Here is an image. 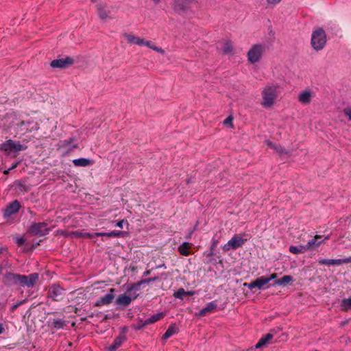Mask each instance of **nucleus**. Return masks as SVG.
Here are the masks:
<instances>
[{
	"label": "nucleus",
	"mask_w": 351,
	"mask_h": 351,
	"mask_svg": "<svg viewBox=\"0 0 351 351\" xmlns=\"http://www.w3.org/2000/svg\"><path fill=\"white\" fill-rule=\"evenodd\" d=\"M281 90L282 88L278 84L272 83L265 85L261 92V106L265 109L273 108L281 94Z\"/></svg>",
	"instance_id": "nucleus-1"
},
{
	"label": "nucleus",
	"mask_w": 351,
	"mask_h": 351,
	"mask_svg": "<svg viewBox=\"0 0 351 351\" xmlns=\"http://www.w3.org/2000/svg\"><path fill=\"white\" fill-rule=\"evenodd\" d=\"M326 43V36L322 29H315L311 36V45L314 49L319 51L324 48Z\"/></svg>",
	"instance_id": "nucleus-2"
},
{
	"label": "nucleus",
	"mask_w": 351,
	"mask_h": 351,
	"mask_svg": "<svg viewBox=\"0 0 351 351\" xmlns=\"http://www.w3.org/2000/svg\"><path fill=\"white\" fill-rule=\"evenodd\" d=\"M265 45L255 44L252 45L247 52L248 61L252 64L259 62L265 53Z\"/></svg>",
	"instance_id": "nucleus-3"
},
{
	"label": "nucleus",
	"mask_w": 351,
	"mask_h": 351,
	"mask_svg": "<svg viewBox=\"0 0 351 351\" xmlns=\"http://www.w3.org/2000/svg\"><path fill=\"white\" fill-rule=\"evenodd\" d=\"M27 146L21 144L19 142H15L11 139L6 141L0 145V149L8 152H19L25 150Z\"/></svg>",
	"instance_id": "nucleus-4"
},
{
	"label": "nucleus",
	"mask_w": 351,
	"mask_h": 351,
	"mask_svg": "<svg viewBox=\"0 0 351 351\" xmlns=\"http://www.w3.org/2000/svg\"><path fill=\"white\" fill-rule=\"evenodd\" d=\"M246 239L241 236L234 235L230 240H229L225 245L222 246V250L224 252H228L231 250H237L243 246Z\"/></svg>",
	"instance_id": "nucleus-5"
},
{
	"label": "nucleus",
	"mask_w": 351,
	"mask_h": 351,
	"mask_svg": "<svg viewBox=\"0 0 351 351\" xmlns=\"http://www.w3.org/2000/svg\"><path fill=\"white\" fill-rule=\"evenodd\" d=\"M315 92L311 88H305L301 90L298 96V100L303 105L309 104L315 97Z\"/></svg>",
	"instance_id": "nucleus-6"
},
{
	"label": "nucleus",
	"mask_w": 351,
	"mask_h": 351,
	"mask_svg": "<svg viewBox=\"0 0 351 351\" xmlns=\"http://www.w3.org/2000/svg\"><path fill=\"white\" fill-rule=\"evenodd\" d=\"M193 0H173V7L175 11L182 13L191 9Z\"/></svg>",
	"instance_id": "nucleus-7"
},
{
	"label": "nucleus",
	"mask_w": 351,
	"mask_h": 351,
	"mask_svg": "<svg viewBox=\"0 0 351 351\" xmlns=\"http://www.w3.org/2000/svg\"><path fill=\"white\" fill-rule=\"evenodd\" d=\"M21 277L24 278H20L19 283L22 287H33L38 280V275L36 273L31 274L29 276L21 275Z\"/></svg>",
	"instance_id": "nucleus-8"
},
{
	"label": "nucleus",
	"mask_w": 351,
	"mask_h": 351,
	"mask_svg": "<svg viewBox=\"0 0 351 351\" xmlns=\"http://www.w3.org/2000/svg\"><path fill=\"white\" fill-rule=\"evenodd\" d=\"M268 280H267V277L265 276H261L259 278H257L254 281H252L251 282L247 284L245 283L244 285L250 289L252 290L255 288H257L258 289H265V286L268 284Z\"/></svg>",
	"instance_id": "nucleus-9"
},
{
	"label": "nucleus",
	"mask_w": 351,
	"mask_h": 351,
	"mask_svg": "<svg viewBox=\"0 0 351 351\" xmlns=\"http://www.w3.org/2000/svg\"><path fill=\"white\" fill-rule=\"evenodd\" d=\"M29 231L34 235L44 236L48 233L49 230L46 223H37L30 227Z\"/></svg>",
	"instance_id": "nucleus-10"
},
{
	"label": "nucleus",
	"mask_w": 351,
	"mask_h": 351,
	"mask_svg": "<svg viewBox=\"0 0 351 351\" xmlns=\"http://www.w3.org/2000/svg\"><path fill=\"white\" fill-rule=\"evenodd\" d=\"M125 234V232L123 231H111L109 232H95V233H86L85 237L93 239L95 237H121Z\"/></svg>",
	"instance_id": "nucleus-11"
},
{
	"label": "nucleus",
	"mask_w": 351,
	"mask_h": 351,
	"mask_svg": "<svg viewBox=\"0 0 351 351\" xmlns=\"http://www.w3.org/2000/svg\"><path fill=\"white\" fill-rule=\"evenodd\" d=\"M318 263L320 265H339L343 263H351V257L346 258H341V259H325V258H319Z\"/></svg>",
	"instance_id": "nucleus-12"
},
{
	"label": "nucleus",
	"mask_w": 351,
	"mask_h": 351,
	"mask_svg": "<svg viewBox=\"0 0 351 351\" xmlns=\"http://www.w3.org/2000/svg\"><path fill=\"white\" fill-rule=\"evenodd\" d=\"M20 207V203L17 200L11 202L6 206L3 211L4 217L8 218L16 213L19 210Z\"/></svg>",
	"instance_id": "nucleus-13"
},
{
	"label": "nucleus",
	"mask_w": 351,
	"mask_h": 351,
	"mask_svg": "<svg viewBox=\"0 0 351 351\" xmlns=\"http://www.w3.org/2000/svg\"><path fill=\"white\" fill-rule=\"evenodd\" d=\"M73 63L71 58L67 57L66 58L54 60L51 62V66L53 68H66Z\"/></svg>",
	"instance_id": "nucleus-14"
},
{
	"label": "nucleus",
	"mask_w": 351,
	"mask_h": 351,
	"mask_svg": "<svg viewBox=\"0 0 351 351\" xmlns=\"http://www.w3.org/2000/svg\"><path fill=\"white\" fill-rule=\"evenodd\" d=\"M75 147L76 145L73 138L62 141L58 143V149L62 150L63 153L71 152Z\"/></svg>",
	"instance_id": "nucleus-15"
},
{
	"label": "nucleus",
	"mask_w": 351,
	"mask_h": 351,
	"mask_svg": "<svg viewBox=\"0 0 351 351\" xmlns=\"http://www.w3.org/2000/svg\"><path fill=\"white\" fill-rule=\"evenodd\" d=\"M20 278H23L21 277L19 274H15L12 273H8L4 277V283L8 286L19 285Z\"/></svg>",
	"instance_id": "nucleus-16"
},
{
	"label": "nucleus",
	"mask_w": 351,
	"mask_h": 351,
	"mask_svg": "<svg viewBox=\"0 0 351 351\" xmlns=\"http://www.w3.org/2000/svg\"><path fill=\"white\" fill-rule=\"evenodd\" d=\"M63 289L58 285H52L48 291V295L54 300H58L62 295Z\"/></svg>",
	"instance_id": "nucleus-17"
},
{
	"label": "nucleus",
	"mask_w": 351,
	"mask_h": 351,
	"mask_svg": "<svg viewBox=\"0 0 351 351\" xmlns=\"http://www.w3.org/2000/svg\"><path fill=\"white\" fill-rule=\"evenodd\" d=\"M113 292L114 289H111L109 293L97 300L96 304L97 306H104L110 304L114 299Z\"/></svg>",
	"instance_id": "nucleus-18"
},
{
	"label": "nucleus",
	"mask_w": 351,
	"mask_h": 351,
	"mask_svg": "<svg viewBox=\"0 0 351 351\" xmlns=\"http://www.w3.org/2000/svg\"><path fill=\"white\" fill-rule=\"evenodd\" d=\"M124 36L128 43H130L131 45H136L138 46H143V43H144V40H145L144 38L136 36L131 33L125 34L124 35Z\"/></svg>",
	"instance_id": "nucleus-19"
},
{
	"label": "nucleus",
	"mask_w": 351,
	"mask_h": 351,
	"mask_svg": "<svg viewBox=\"0 0 351 351\" xmlns=\"http://www.w3.org/2000/svg\"><path fill=\"white\" fill-rule=\"evenodd\" d=\"M321 239H322V236H320V235L315 236L313 239L309 241L306 243V245H305L306 250H313V249L319 247L322 243V242L324 241V240L320 241Z\"/></svg>",
	"instance_id": "nucleus-20"
},
{
	"label": "nucleus",
	"mask_w": 351,
	"mask_h": 351,
	"mask_svg": "<svg viewBox=\"0 0 351 351\" xmlns=\"http://www.w3.org/2000/svg\"><path fill=\"white\" fill-rule=\"evenodd\" d=\"M136 297L137 294L136 293H134L132 298L125 294H121L118 297L117 302L118 304L128 306L130 304L132 300L136 298Z\"/></svg>",
	"instance_id": "nucleus-21"
},
{
	"label": "nucleus",
	"mask_w": 351,
	"mask_h": 351,
	"mask_svg": "<svg viewBox=\"0 0 351 351\" xmlns=\"http://www.w3.org/2000/svg\"><path fill=\"white\" fill-rule=\"evenodd\" d=\"M217 307V303L215 302H209L206 306L203 308L198 313L199 316H204L207 313H211Z\"/></svg>",
	"instance_id": "nucleus-22"
},
{
	"label": "nucleus",
	"mask_w": 351,
	"mask_h": 351,
	"mask_svg": "<svg viewBox=\"0 0 351 351\" xmlns=\"http://www.w3.org/2000/svg\"><path fill=\"white\" fill-rule=\"evenodd\" d=\"M73 163L76 167H87L92 165L93 164V162L89 159L81 158L74 159L73 160Z\"/></svg>",
	"instance_id": "nucleus-23"
},
{
	"label": "nucleus",
	"mask_w": 351,
	"mask_h": 351,
	"mask_svg": "<svg viewBox=\"0 0 351 351\" xmlns=\"http://www.w3.org/2000/svg\"><path fill=\"white\" fill-rule=\"evenodd\" d=\"M164 315H165V314L163 313H158L152 315L150 317H149L145 320V322L143 324V326H144L145 325L154 324V323L158 322V320L161 319L164 317Z\"/></svg>",
	"instance_id": "nucleus-24"
},
{
	"label": "nucleus",
	"mask_w": 351,
	"mask_h": 351,
	"mask_svg": "<svg viewBox=\"0 0 351 351\" xmlns=\"http://www.w3.org/2000/svg\"><path fill=\"white\" fill-rule=\"evenodd\" d=\"M272 338H273L272 335H271L269 333L265 335L256 344L255 348H261L265 346L266 345H267L269 343V341L271 340Z\"/></svg>",
	"instance_id": "nucleus-25"
},
{
	"label": "nucleus",
	"mask_w": 351,
	"mask_h": 351,
	"mask_svg": "<svg viewBox=\"0 0 351 351\" xmlns=\"http://www.w3.org/2000/svg\"><path fill=\"white\" fill-rule=\"evenodd\" d=\"M191 244L188 242H184L178 247L179 252L183 256H188L190 254V248Z\"/></svg>",
	"instance_id": "nucleus-26"
},
{
	"label": "nucleus",
	"mask_w": 351,
	"mask_h": 351,
	"mask_svg": "<svg viewBox=\"0 0 351 351\" xmlns=\"http://www.w3.org/2000/svg\"><path fill=\"white\" fill-rule=\"evenodd\" d=\"M293 277L289 275L284 276L281 278L276 280L274 282V285L286 286L290 282L293 281Z\"/></svg>",
	"instance_id": "nucleus-27"
},
{
	"label": "nucleus",
	"mask_w": 351,
	"mask_h": 351,
	"mask_svg": "<svg viewBox=\"0 0 351 351\" xmlns=\"http://www.w3.org/2000/svg\"><path fill=\"white\" fill-rule=\"evenodd\" d=\"M143 46H146L148 48L155 51H157L161 54H165V51L164 49H162V48L160 47H156L152 41H149V40H144V43H143Z\"/></svg>",
	"instance_id": "nucleus-28"
},
{
	"label": "nucleus",
	"mask_w": 351,
	"mask_h": 351,
	"mask_svg": "<svg viewBox=\"0 0 351 351\" xmlns=\"http://www.w3.org/2000/svg\"><path fill=\"white\" fill-rule=\"evenodd\" d=\"M306 248L305 245H291L289 247V252L294 254H298L304 253L305 251H306Z\"/></svg>",
	"instance_id": "nucleus-29"
},
{
	"label": "nucleus",
	"mask_w": 351,
	"mask_h": 351,
	"mask_svg": "<svg viewBox=\"0 0 351 351\" xmlns=\"http://www.w3.org/2000/svg\"><path fill=\"white\" fill-rule=\"evenodd\" d=\"M123 338L121 337H117L113 343L108 348V351H115L118 348H119L123 343Z\"/></svg>",
	"instance_id": "nucleus-30"
},
{
	"label": "nucleus",
	"mask_w": 351,
	"mask_h": 351,
	"mask_svg": "<svg viewBox=\"0 0 351 351\" xmlns=\"http://www.w3.org/2000/svg\"><path fill=\"white\" fill-rule=\"evenodd\" d=\"M178 332L177 328L175 324H171L168 329L166 330L165 333L163 335V338L167 339L171 337L172 335L176 334Z\"/></svg>",
	"instance_id": "nucleus-31"
},
{
	"label": "nucleus",
	"mask_w": 351,
	"mask_h": 351,
	"mask_svg": "<svg viewBox=\"0 0 351 351\" xmlns=\"http://www.w3.org/2000/svg\"><path fill=\"white\" fill-rule=\"evenodd\" d=\"M340 307L343 311L351 310V298L342 300Z\"/></svg>",
	"instance_id": "nucleus-32"
},
{
	"label": "nucleus",
	"mask_w": 351,
	"mask_h": 351,
	"mask_svg": "<svg viewBox=\"0 0 351 351\" xmlns=\"http://www.w3.org/2000/svg\"><path fill=\"white\" fill-rule=\"evenodd\" d=\"M232 45L230 42L226 41L225 43H223L221 50L224 53H230L232 51Z\"/></svg>",
	"instance_id": "nucleus-33"
},
{
	"label": "nucleus",
	"mask_w": 351,
	"mask_h": 351,
	"mask_svg": "<svg viewBox=\"0 0 351 351\" xmlns=\"http://www.w3.org/2000/svg\"><path fill=\"white\" fill-rule=\"evenodd\" d=\"M267 145L269 147L274 149L280 154H283L284 153L287 154V152H285V149H283L282 147L277 146V145H274V143H272L271 142H267Z\"/></svg>",
	"instance_id": "nucleus-34"
},
{
	"label": "nucleus",
	"mask_w": 351,
	"mask_h": 351,
	"mask_svg": "<svg viewBox=\"0 0 351 351\" xmlns=\"http://www.w3.org/2000/svg\"><path fill=\"white\" fill-rule=\"evenodd\" d=\"M186 295V291L183 288L179 289L173 293V296L176 298L183 299V298Z\"/></svg>",
	"instance_id": "nucleus-35"
},
{
	"label": "nucleus",
	"mask_w": 351,
	"mask_h": 351,
	"mask_svg": "<svg viewBox=\"0 0 351 351\" xmlns=\"http://www.w3.org/2000/svg\"><path fill=\"white\" fill-rule=\"evenodd\" d=\"M51 325L53 327L57 328V329H60V328H63L64 326V322L62 320V319H54L52 323H51Z\"/></svg>",
	"instance_id": "nucleus-36"
},
{
	"label": "nucleus",
	"mask_w": 351,
	"mask_h": 351,
	"mask_svg": "<svg viewBox=\"0 0 351 351\" xmlns=\"http://www.w3.org/2000/svg\"><path fill=\"white\" fill-rule=\"evenodd\" d=\"M98 14L100 18L105 19L108 17V12L100 5L98 7Z\"/></svg>",
	"instance_id": "nucleus-37"
},
{
	"label": "nucleus",
	"mask_w": 351,
	"mask_h": 351,
	"mask_svg": "<svg viewBox=\"0 0 351 351\" xmlns=\"http://www.w3.org/2000/svg\"><path fill=\"white\" fill-rule=\"evenodd\" d=\"M223 124L230 126V128L233 127V117L232 116H229L223 121Z\"/></svg>",
	"instance_id": "nucleus-38"
},
{
	"label": "nucleus",
	"mask_w": 351,
	"mask_h": 351,
	"mask_svg": "<svg viewBox=\"0 0 351 351\" xmlns=\"http://www.w3.org/2000/svg\"><path fill=\"white\" fill-rule=\"evenodd\" d=\"M343 112V114L348 118L349 121H351V106L346 107Z\"/></svg>",
	"instance_id": "nucleus-39"
},
{
	"label": "nucleus",
	"mask_w": 351,
	"mask_h": 351,
	"mask_svg": "<svg viewBox=\"0 0 351 351\" xmlns=\"http://www.w3.org/2000/svg\"><path fill=\"white\" fill-rule=\"evenodd\" d=\"M123 224H127L128 226H129V223H128V221L123 219V220L117 221L115 223V226L118 227V228H123Z\"/></svg>",
	"instance_id": "nucleus-40"
},
{
	"label": "nucleus",
	"mask_w": 351,
	"mask_h": 351,
	"mask_svg": "<svg viewBox=\"0 0 351 351\" xmlns=\"http://www.w3.org/2000/svg\"><path fill=\"white\" fill-rule=\"evenodd\" d=\"M157 280V278L155 277V278H147V279H145V280H141V282H139L138 283V286H140L142 284H144V283H149L151 282H154L155 280Z\"/></svg>",
	"instance_id": "nucleus-41"
},
{
	"label": "nucleus",
	"mask_w": 351,
	"mask_h": 351,
	"mask_svg": "<svg viewBox=\"0 0 351 351\" xmlns=\"http://www.w3.org/2000/svg\"><path fill=\"white\" fill-rule=\"evenodd\" d=\"M276 274H271L269 277H267V280H268V282H269L271 280L276 279Z\"/></svg>",
	"instance_id": "nucleus-42"
},
{
	"label": "nucleus",
	"mask_w": 351,
	"mask_h": 351,
	"mask_svg": "<svg viewBox=\"0 0 351 351\" xmlns=\"http://www.w3.org/2000/svg\"><path fill=\"white\" fill-rule=\"evenodd\" d=\"M281 0H267V2L270 4H276L280 1Z\"/></svg>",
	"instance_id": "nucleus-43"
},
{
	"label": "nucleus",
	"mask_w": 351,
	"mask_h": 351,
	"mask_svg": "<svg viewBox=\"0 0 351 351\" xmlns=\"http://www.w3.org/2000/svg\"><path fill=\"white\" fill-rule=\"evenodd\" d=\"M21 304H23V302H19V303H17V304H16L13 305V306H12V310L16 309V308L18 306H19Z\"/></svg>",
	"instance_id": "nucleus-44"
},
{
	"label": "nucleus",
	"mask_w": 351,
	"mask_h": 351,
	"mask_svg": "<svg viewBox=\"0 0 351 351\" xmlns=\"http://www.w3.org/2000/svg\"><path fill=\"white\" fill-rule=\"evenodd\" d=\"M194 293H195V292L192 291H186V295H193Z\"/></svg>",
	"instance_id": "nucleus-45"
},
{
	"label": "nucleus",
	"mask_w": 351,
	"mask_h": 351,
	"mask_svg": "<svg viewBox=\"0 0 351 351\" xmlns=\"http://www.w3.org/2000/svg\"><path fill=\"white\" fill-rule=\"evenodd\" d=\"M18 164H19L18 162L14 163L13 165H12L11 167H10V169L12 170V169H15L18 166Z\"/></svg>",
	"instance_id": "nucleus-46"
},
{
	"label": "nucleus",
	"mask_w": 351,
	"mask_h": 351,
	"mask_svg": "<svg viewBox=\"0 0 351 351\" xmlns=\"http://www.w3.org/2000/svg\"><path fill=\"white\" fill-rule=\"evenodd\" d=\"M3 331H4L3 327L1 325H0V335L2 334L3 332Z\"/></svg>",
	"instance_id": "nucleus-47"
},
{
	"label": "nucleus",
	"mask_w": 351,
	"mask_h": 351,
	"mask_svg": "<svg viewBox=\"0 0 351 351\" xmlns=\"http://www.w3.org/2000/svg\"><path fill=\"white\" fill-rule=\"evenodd\" d=\"M155 4H158L162 1V0H152Z\"/></svg>",
	"instance_id": "nucleus-48"
},
{
	"label": "nucleus",
	"mask_w": 351,
	"mask_h": 351,
	"mask_svg": "<svg viewBox=\"0 0 351 351\" xmlns=\"http://www.w3.org/2000/svg\"><path fill=\"white\" fill-rule=\"evenodd\" d=\"M134 288V285H133V286H132L131 287L128 288V289H127V291H128V292H130V291H131Z\"/></svg>",
	"instance_id": "nucleus-49"
},
{
	"label": "nucleus",
	"mask_w": 351,
	"mask_h": 351,
	"mask_svg": "<svg viewBox=\"0 0 351 351\" xmlns=\"http://www.w3.org/2000/svg\"><path fill=\"white\" fill-rule=\"evenodd\" d=\"M23 242V239L22 238H20V239H18V243H22Z\"/></svg>",
	"instance_id": "nucleus-50"
},
{
	"label": "nucleus",
	"mask_w": 351,
	"mask_h": 351,
	"mask_svg": "<svg viewBox=\"0 0 351 351\" xmlns=\"http://www.w3.org/2000/svg\"><path fill=\"white\" fill-rule=\"evenodd\" d=\"M10 171H11V170L9 168L8 169L5 170L3 173H4V174H8V173H9Z\"/></svg>",
	"instance_id": "nucleus-51"
},
{
	"label": "nucleus",
	"mask_w": 351,
	"mask_h": 351,
	"mask_svg": "<svg viewBox=\"0 0 351 351\" xmlns=\"http://www.w3.org/2000/svg\"><path fill=\"white\" fill-rule=\"evenodd\" d=\"M150 274V271H146L144 272V276H148L149 274Z\"/></svg>",
	"instance_id": "nucleus-52"
},
{
	"label": "nucleus",
	"mask_w": 351,
	"mask_h": 351,
	"mask_svg": "<svg viewBox=\"0 0 351 351\" xmlns=\"http://www.w3.org/2000/svg\"><path fill=\"white\" fill-rule=\"evenodd\" d=\"M192 233H193V231H191V232H190V234H189V235L188 238H189V237H191V235L192 234Z\"/></svg>",
	"instance_id": "nucleus-53"
},
{
	"label": "nucleus",
	"mask_w": 351,
	"mask_h": 351,
	"mask_svg": "<svg viewBox=\"0 0 351 351\" xmlns=\"http://www.w3.org/2000/svg\"><path fill=\"white\" fill-rule=\"evenodd\" d=\"M195 229H196V227H194L192 231L193 232L195 231Z\"/></svg>",
	"instance_id": "nucleus-54"
},
{
	"label": "nucleus",
	"mask_w": 351,
	"mask_h": 351,
	"mask_svg": "<svg viewBox=\"0 0 351 351\" xmlns=\"http://www.w3.org/2000/svg\"><path fill=\"white\" fill-rule=\"evenodd\" d=\"M195 229H196V227H194L192 231L193 232L195 231Z\"/></svg>",
	"instance_id": "nucleus-55"
},
{
	"label": "nucleus",
	"mask_w": 351,
	"mask_h": 351,
	"mask_svg": "<svg viewBox=\"0 0 351 351\" xmlns=\"http://www.w3.org/2000/svg\"><path fill=\"white\" fill-rule=\"evenodd\" d=\"M195 229H196V227H194L192 231L193 232L195 231Z\"/></svg>",
	"instance_id": "nucleus-56"
},
{
	"label": "nucleus",
	"mask_w": 351,
	"mask_h": 351,
	"mask_svg": "<svg viewBox=\"0 0 351 351\" xmlns=\"http://www.w3.org/2000/svg\"><path fill=\"white\" fill-rule=\"evenodd\" d=\"M92 1H94L95 0H91Z\"/></svg>",
	"instance_id": "nucleus-57"
}]
</instances>
